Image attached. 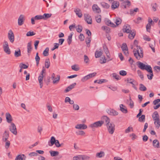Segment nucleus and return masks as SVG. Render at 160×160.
Segmentation results:
<instances>
[{"label": "nucleus", "mask_w": 160, "mask_h": 160, "mask_svg": "<svg viewBox=\"0 0 160 160\" xmlns=\"http://www.w3.org/2000/svg\"><path fill=\"white\" fill-rule=\"evenodd\" d=\"M137 49L134 48L133 50L134 55L138 60H140L143 57L142 49L139 46H137Z\"/></svg>", "instance_id": "nucleus-1"}, {"label": "nucleus", "mask_w": 160, "mask_h": 160, "mask_svg": "<svg viewBox=\"0 0 160 160\" xmlns=\"http://www.w3.org/2000/svg\"><path fill=\"white\" fill-rule=\"evenodd\" d=\"M138 67L142 70H145L149 72L152 73V68L149 65H145L142 62L138 61L137 62Z\"/></svg>", "instance_id": "nucleus-2"}, {"label": "nucleus", "mask_w": 160, "mask_h": 160, "mask_svg": "<svg viewBox=\"0 0 160 160\" xmlns=\"http://www.w3.org/2000/svg\"><path fill=\"white\" fill-rule=\"evenodd\" d=\"M103 123V121H99L90 124L89 127L92 129L93 131H94L95 130V128L101 127Z\"/></svg>", "instance_id": "nucleus-3"}, {"label": "nucleus", "mask_w": 160, "mask_h": 160, "mask_svg": "<svg viewBox=\"0 0 160 160\" xmlns=\"http://www.w3.org/2000/svg\"><path fill=\"white\" fill-rule=\"evenodd\" d=\"M107 130L109 134H112L115 131V125L113 123H109L106 125Z\"/></svg>", "instance_id": "nucleus-4"}, {"label": "nucleus", "mask_w": 160, "mask_h": 160, "mask_svg": "<svg viewBox=\"0 0 160 160\" xmlns=\"http://www.w3.org/2000/svg\"><path fill=\"white\" fill-rule=\"evenodd\" d=\"M9 126L10 131L14 134L16 135L17 133V128L15 124L13 122L11 123Z\"/></svg>", "instance_id": "nucleus-5"}, {"label": "nucleus", "mask_w": 160, "mask_h": 160, "mask_svg": "<svg viewBox=\"0 0 160 160\" xmlns=\"http://www.w3.org/2000/svg\"><path fill=\"white\" fill-rule=\"evenodd\" d=\"M85 20L88 24H91L92 22V18L90 16L89 14L86 13L84 15Z\"/></svg>", "instance_id": "nucleus-6"}, {"label": "nucleus", "mask_w": 160, "mask_h": 160, "mask_svg": "<svg viewBox=\"0 0 160 160\" xmlns=\"http://www.w3.org/2000/svg\"><path fill=\"white\" fill-rule=\"evenodd\" d=\"M8 39L11 43H13L14 40V33L11 30L9 31L8 33Z\"/></svg>", "instance_id": "nucleus-7"}, {"label": "nucleus", "mask_w": 160, "mask_h": 160, "mask_svg": "<svg viewBox=\"0 0 160 160\" xmlns=\"http://www.w3.org/2000/svg\"><path fill=\"white\" fill-rule=\"evenodd\" d=\"M132 30L130 26L128 24H127L123 26V31L124 32L129 33L131 32Z\"/></svg>", "instance_id": "nucleus-8"}, {"label": "nucleus", "mask_w": 160, "mask_h": 160, "mask_svg": "<svg viewBox=\"0 0 160 160\" xmlns=\"http://www.w3.org/2000/svg\"><path fill=\"white\" fill-rule=\"evenodd\" d=\"M24 20V16L22 14L20 15L18 19V25L19 26L22 25L23 24Z\"/></svg>", "instance_id": "nucleus-9"}, {"label": "nucleus", "mask_w": 160, "mask_h": 160, "mask_svg": "<svg viewBox=\"0 0 160 160\" xmlns=\"http://www.w3.org/2000/svg\"><path fill=\"white\" fill-rule=\"evenodd\" d=\"M74 11L79 18H81L82 17V11L80 8H75L74 9Z\"/></svg>", "instance_id": "nucleus-10"}, {"label": "nucleus", "mask_w": 160, "mask_h": 160, "mask_svg": "<svg viewBox=\"0 0 160 160\" xmlns=\"http://www.w3.org/2000/svg\"><path fill=\"white\" fill-rule=\"evenodd\" d=\"M75 128L78 129H85L87 128V126L85 124H78L75 126Z\"/></svg>", "instance_id": "nucleus-11"}, {"label": "nucleus", "mask_w": 160, "mask_h": 160, "mask_svg": "<svg viewBox=\"0 0 160 160\" xmlns=\"http://www.w3.org/2000/svg\"><path fill=\"white\" fill-rule=\"evenodd\" d=\"M6 117L7 122L9 123H12V118L11 115L8 112L6 113Z\"/></svg>", "instance_id": "nucleus-12"}, {"label": "nucleus", "mask_w": 160, "mask_h": 160, "mask_svg": "<svg viewBox=\"0 0 160 160\" xmlns=\"http://www.w3.org/2000/svg\"><path fill=\"white\" fill-rule=\"evenodd\" d=\"M92 9L93 11L97 13H99L101 12L100 8L96 4H94L93 5Z\"/></svg>", "instance_id": "nucleus-13"}, {"label": "nucleus", "mask_w": 160, "mask_h": 160, "mask_svg": "<svg viewBox=\"0 0 160 160\" xmlns=\"http://www.w3.org/2000/svg\"><path fill=\"white\" fill-rule=\"evenodd\" d=\"M43 75H39V76L38 78V80L39 81V85L40 86V88H42L43 86V82L42 80L43 78Z\"/></svg>", "instance_id": "nucleus-14"}, {"label": "nucleus", "mask_w": 160, "mask_h": 160, "mask_svg": "<svg viewBox=\"0 0 160 160\" xmlns=\"http://www.w3.org/2000/svg\"><path fill=\"white\" fill-rule=\"evenodd\" d=\"M9 137V132L8 131H5L3 134L2 140L3 142H6L7 141Z\"/></svg>", "instance_id": "nucleus-15"}, {"label": "nucleus", "mask_w": 160, "mask_h": 160, "mask_svg": "<svg viewBox=\"0 0 160 160\" xmlns=\"http://www.w3.org/2000/svg\"><path fill=\"white\" fill-rule=\"evenodd\" d=\"M107 112L109 114L112 116H116L118 114L117 112L113 109L108 110Z\"/></svg>", "instance_id": "nucleus-16"}, {"label": "nucleus", "mask_w": 160, "mask_h": 160, "mask_svg": "<svg viewBox=\"0 0 160 160\" xmlns=\"http://www.w3.org/2000/svg\"><path fill=\"white\" fill-rule=\"evenodd\" d=\"M129 33V38L131 39H133L136 35V32L135 30H132L131 32Z\"/></svg>", "instance_id": "nucleus-17"}, {"label": "nucleus", "mask_w": 160, "mask_h": 160, "mask_svg": "<svg viewBox=\"0 0 160 160\" xmlns=\"http://www.w3.org/2000/svg\"><path fill=\"white\" fill-rule=\"evenodd\" d=\"M76 85V83H73L70 85L69 86H68V87L66 88L65 90V92H68L70 91L71 89H72V88H73Z\"/></svg>", "instance_id": "nucleus-18"}, {"label": "nucleus", "mask_w": 160, "mask_h": 160, "mask_svg": "<svg viewBox=\"0 0 160 160\" xmlns=\"http://www.w3.org/2000/svg\"><path fill=\"white\" fill-rule=\"evenodd\" d=\"M102 120L104 122V123L105 122L106 125L110 123V119L106 116H104L102 118Z\"/></svg>", "instance_id": "nucleus-19"}, {"label": "nucleus", "mask_w": 160, "mask_h": 160, "mask_svg": "<svg viewBox=\"0 0 160 160\" xmlns=\"http://www.w3.org/2000/svg\"><path fill=\"white\" fill-rule=\"evenodd\" d=\"M119 5L118 2L117 1H114L113 2L111 6V8L113 9H114L115 8H118Z\"/></svg>", "instance_id": "nucleus-20"}, {"label": "nucleus", "mask_w": 160, "mask_h": 160, "mask_svg": "<svg viewBox=\"0 0 160 160\" xmlns=\"http://www.w3.org/2000/svg\"><path fill=\"white\" fill-rule=\"evenodd\" d=\"M26 158L24 154L19 155L16 157L15 160H25Z\"/></svg>", "instance_id": "nucleus-21"}, {"label": "nucleus", "mask_w": 160, "mask_h": 160, "mask_svg": "<svg viewBox=\"0 0 160 160\" xmlns=\"http://www.w3.org/2000/svg\"><path fill=\"white\" fill-rule=\"evenodd\" d=\"M120 108L121 111L123 113H126L128 111L126 107L123 104H121L120 105Z\"/></svg>", "instance_id": "nucleus-22"}, {"label": "nucleus", "mask_w": 160, "mask_h": 160, "mask_svg": "<svg viewBox=\"0 0 160 160\" xmlns=\"http://www.w3.org/2000/svg\"><path fill=\"white\" fill-rule=\"evenodd\" d=\"M56 140H56L55 138L54 137L52 136L51 137L50 141V143H49V142L48 143L49 146H52L55 143Z\"/></svg>", "instance_id": "nucleus-23"}, {"label": "nucleus", "mask_w": 160, "mask_h": 160, "mask_svg": "<svg viewBox=\"0 0 160 160\" xmlns=\"http://www.w3.org/2000/svg\"><path fill=\"white\" fill-rule=\"evenodd\" d=\"M103 50L106 55L107 56L108 58H110V53L107 47L105 45H104L103 46Z\"/></svg>", "instance_id": "nucleus-24"}, {"label": "nucleus", "mask_w": 160, "mask_h": 160, "mask_svg": "<svg viewBox=\"0 0 160 160\" xmlns=\"http://www.w3.org/2000/svg\"><path fill=\"white\" fill-rule=\"evenodd\" d=\"M152 144L153 147L155 148H158L159 147V142L157 139H155L153 141Z\"/></svg>", "instance_id": "nucleus-25"}, {"label": "nucleus", "mask_w": 160, "mask_h": 160, "mask_svg": "<svg viewBox=\"0 0 160 160\" xmlns=\"http://www.w3.org/2000/svg\"><path fill=\"white\" fill-rule=\"evenodd\" d=\"M152 117L154 120L159 118V115L157 111H155L154 112Z\"/></svg>", "instance_id": "nucleus-26"}, {"label": "nucleus", "mask_w": 160, "mask_h": 160, "mask_svg": "<svg viewBox=\"0 0 160 160\" xmlns=\"http://www.w3.org/2000/svg\"><path fill=\"white\" fill-rule=\"evenodd\" d=\"M154 123L156 126V128L157 129H158L160 127V120L158 119L154 120Z\"/></svg>", "instance_id": "nucleus-27"}, {"label": "nucleus", "mask_w": 160, "mask_h": 160, "mask_svg": "<svg viewBox=\"0 0 160 160\" xmlns=\"http://www.w3.org/2000/svg\"><path fill=\"white\" fill-rule=\"evenodd\" d=\"M32 48L31 46V42L28 43L27 45V52L28 53H30L31 52Z\"/></svg>", "instance_id": "nucleus-28"}, {"label": "nucleus", "mask_w": 160, "mask_h": 160, "mask_svg": "<svg viewBox=\"0 0 160 160\" xmlns=\"http://www.w3.org/2000/svg\"><path fill=\"white\" fill-rule=\"evenodd\" d=\"M73 34V32H72L70 33V35L68 36V38L67 39L69 45H70L72 42V37Z\"/></svg>", "instance_id": "nucleus-29"}, {"label": "nucleus", "mask_w": 160, "mask_h": 160, "mask_svg": "<svg viewBox=\"0 0 160 160\" xmlns=\"http://www.w3.org/2000/svg\"><path fill=\"white\" fill-rule=\"evenodd\" d=\"M49 152L50 153L51 156L52 157L58 156L59 153L58 152L55 151H49Z\"/></svg>", "instance_id": "nucleus-30"}, {"label": "nucleus", "mask_w": 160, "mask_h": 160, "mask_svg": "<svg viewBox=\"0 0 160 160\" xmlns=\"http://www.w3.org/2000/svg\"><path fill=\"white\" fill-rule=\"evenodd\" d=\"M14 55L15 57L16 58L18 57L21 56V50L20 49H19L18 51H15Z\"/></svg>", "instance_id": "nucleus-31"}, {"label": "nucleus", "mask_w": 160, "mask_h": 160, "mask_svg": "<svg viewBox=\"0 0 160 160\" xmlns=\"http://www.w3.org/2000/svg\"><path fill=\"white\" fill-rule=\"evenodd\" d=\"M105 155L104 152L101 151L97 153L96 155V157L98 158H101L103 157Z\"/></svg>", "instance_id": "nucleus-32"}, {"label": "nucleus", "mask_w": 160, "mask_h": 160, "mask_svg": "<svg viewBox=\"0 0 160 160\" xmlns=\"http://www.w3.org/2000/svg\"><path fill=\"white\" fill-rule=\"evenodd\" d=\"M102 54V52L96 51L95 53V57L96 58H99L101 57Z\"/></svg>", "instance_id": "nucleus-33"}, {"label": "nucleus", "mask_w": 160, "mask_h": 160, "mask_svg": "<svg viewBox=\"0 0 160 160\" xmlns=\"http://www.w3.org/2000/svg\"><path fill=\"white\" fill-rule=\"evenodd\" d=\"M52 14L51 13H44L42 15L43 17V19L46 20L51 17Z\"/></svg>", "instance_id": "nucleus-34"}, {"label": "nucleus", "mask_w": 160, "mask_h": 160, "mask_svg": "<svg viewBox=\"0 0 160 160\" xmlns=\"http://www.w3.org/2000/svg\"><path fill=\"white\" fill-rule=\"evenodd\" d=\"M101 4L103 8L106 9L110 7V6L108 4L104 2H101Z\"/></svg>", "instance_id": "nucleus-35"}, {"label": "nucleus", "mask_w": 160, "mask_h": 160, "mask_svg": "<svg viewBox=\"0 0 160 160\" xmlns=\"http://www.w3.org/2000/svg\"><path fill=\"white\" fill-rule=\"evenodd\" d=\"M107 82V80L106 79H102L100 80H96L94 81L95 83H97L98 84H101L102 83L106 82Z\"/></svg>", "instance_id": "nucleus-36"}, {"label": "nucleus", "mask_w": 160, "mask_h": 160, "mask_svg": "<svg viewBox=\"0 0 160 160\" xmlns=\"http://www.w3.org/2000/svg\"><path fill=\"white\" fill-rule=\"evenodd\" d=\"M50 65V62L49 59H46L45 62V66L46 68H48Z\"/></svg>", "instance_id": "nucleus-37"}, {"label": "nucleus", "mask_w": 160, "mask_h": 160, "mask_svg": "<svg viewBox=\"0 0 160 160\" xmlns=\"http://www.w3.org/2000/svg\"><path fill=\"white\" fill-rule=\"evenodd\" d=\"M35 59L36 62L37 66H38L39 63V62L40 60V58L38 56V53L37 52L35 57Z\"/></svg>", "instance_id": "nucleus-38"}, {"label": "nucleus", "mask_w": 160, "mask_h": 160, "mask_svg": "<svg viewBox=\"0 0 160 160\" xmlns=\"http://www.w3.org/2000/svg\"><path fill=\"white\" fill-rule=\"evenodd\" d=\"M139 89L140 91H145L146 90V88L143 84H139Z\"/></svg>", "instance_id": "nucleus-39"}, {"label": "nucleus", "mask_w": 160, "mask_h": 160, "mask_svg": "<svg viewBox=\"0 0 160 160\" xmlns=\"http://www.w3.org/2000/svg\"><path fill=\"white\" fill-rule=\"evenodd\" d=\"M49 48H46L45 50L43 51L42 54L44 56H47L49 55Z\"/></svg>", "instance_id": "nucleus-40"}, {"label": "nucleus", "mask_w": 160, "mask_h": 160, "mask_svg": "<svg viewBox=\"0 0 160 160\" xmlns=\"http://www.w3.org/2000/svg\"><path fill=\"white\" fill-rule=\"evenodd\" d=\"M139 10V9L138 8H135L134 10L131 9L130 12V14L131 15H133L135 14L134 12H136Z\"/></svg>", "instance_id": "nucleus-41"}, {"label": "nucleus", "mask_w": 160, "mask_h": 160, "mask_svg": "<svg viewBox=\"0 0 160 160\" xmlns=\"http://www.w3.org/2000/svg\"><path fill=\"white\" fill-rule=\"evenodd\" d=\"M122 20L121 18H117L115 22L117 25L120 24L122 22Z\"/></svg>", "instance_id": "nucleus-42"}, {"label": "nucleus", "mask_w": 160, "mask_h": 160, "mask_svg": "<svg viewBox=\"0 0 160 160\" xmlns=\"http://www.w3.org/2000/svg\"><path fill=\"white\" fill-rule=\"evenodd\" d=\"M72 69L75 71H77L79 70V68L77 65H74L71 67Z\"/></svg>", "instance_id": "nucleus-43"}, {"label": "nucleus", "mask_w": 160, "mask_h": 160, "mask_svg": "<svg viewBox=\"0 0 160 160\" xmlns=\"http://www.w3.org/2000/svg\"><path fill=\"white\" fill-rule=\"evenodd\" d=\"M95 19L97 22L100 23L101 21V16L100 15H97L95 17Z\"/></svg>", "instance_id": "nucleus-44"}, {"label": "nucleus", "mask_w": 160, "mask_h": 160, "mask_svg": "<svg viewBox=\"0 0 160 160\" xmlns=\"http://www.w3.org/2000/svg\"><path fill=\"white\" fill-rule=\"evenodd\" d=\"M76 30L78 32H82V27L81 25H78L77 27H75Z\"/></svg>", "instance_id": "nucleus-45"}, {"label": "nucleus", "mask_w": 160, "mask_h": 160, "mask_svg": "<svg viewBox=\"0 0 160 160\" xmlns=\"http://www.w3.org/2000/svg\"><path fill=\"white\" fill-rule=\"evenodd\" d=\"M76 133L77 135L81 136L84 135L85 134V132L84 131L82 130H80L78 132H76Z\"/></svg>", "instance_id": "nucleus-46"}, {"label": "nucleus", "mask_w": 160, "mask_h": 160, "mask_svg": "<svg viewBox=\"0 0 160 160\" xmlns=\"http://www.w3.org/2000/svg\"><path fill=\"white\" fill-rule=\"evenodd\" d=\"M19 67L21 69H26L28 68V66L25 64L21 63L20 64Z\"/></svg>", "instance_id": "nucleus-47"}, {"label": "nucleus", "mask_w": 160, "mask_h": 160, "mask_svg": "<svg viewBox=\"0 0 160 160\" xmlns=\"http://www.w3.org/2000/svg\"><path fill=\"white\" fill-rule=\"evenodd\" d=\"M4 51L8 54H10L11 53V51L9 48V47L7 48H3Z\"/></svg>", "instance_id": "nucleus-48"}, {"label": "nucleus", "mask_w": 160, "mask_h": 160, "mask_svg": "<svg viewBox=\"0 0 160 160\" xmlns=\"http://www.w3.org/2000/svg\"><path fill=\"white\" fill-rule=\"evenodd\" d=\"M122 49V51L124 50H128V48L127 47V46L126 43H123L122 45V46L121 47Z\"/></svg>", "instance_id": "nucleus-49"}, {"label": "nucleus", "mask_w": 160, "mask_h": 160, "mask_svg": "<svg viewBox=\"0 0 160 160\" xmlns=\"http://www.w3.org/2000/svg\"><path fill=\"white\" fill-rule=\"evenodd\" d=\"M81 160H89L90 157L89 156L86 155H81Z\"/></svg>", "instance_id": "nucleus-50"}, {"label": "nucleus", "mask_w": 160, "mask_h": 160, "mask_svg": "<svg viewBox=\"0 0 160 160\" xmlns=\"http://www.w3.org/2000/svg\"><path fill=\"white\" fill-rule=\"evenodd\" d=\"M43 17L42 16V15H36L34 18V19L36 20L43 19Z\"/></svg>", "instance_id": "nucleus-51"}, {"label": "nucleus", "mask_w": 160, "mask_h": 160, "mask_svg": "<svg viewBox=\"0 0 160 160\" xmlns=\"http://www.w3.org/2000/svg\"><path fill=\"white\" fill-rule=\"evenodd\" d=\"M145 120V115H142V116L139 117L138 120L140 122H143Z\"/></svg>", "instance_id": "nucleus-52"}, {"label": "nucleus", "mask_w": 160, "mask_h": 160, "mask_svg": "<svg viewBox=\"0 0 160 160\" xmlns=\"http://www.w3.org/2000/svg\"><path fill=\"white\" fill-rule=\"evenodd\" d=\"M131 131H133V128L132 127H129L127 129H126L125 131V133H128Z\"/></svg>", "instance_id": "nucleus-53"}, {"label": "nucleus", "mask_w": 160, "mask_h": 160, "mask_svg": "<svg viewBox=\"0 0 160 160\" xmlns=\"http://www.w3.org/2000/svg\"><path fill=\"white\" fill-rule=\"evenodd\" d=\"M137 73L138 76L140 77L143 80V76L142 74V72L139 70H138Z\"/></svg>", "instance_id": "nucleus-54"}, {"label": "nucleus", "mask_w": 160, "mask_h": 160, "mask_svg": "<svg viewBox=\"0 0 160 160\" xmlns=\"http://www.w3.org/2000/svg\"><path fill=\"white\" fill-rule=\"evenodd\" d=\"M90 78V77L88 75H87L86 76H85L83 78H82L81 79V81L82 82H84L86 80L89 79Z\"/></svg>", "instance_id": "nucleus-55"}, {"label": "nucleus", "mask_w": 160, "mask_h": 160, "mask_svg": "<svg viewBox=\"0 0 160 160\" xmlns=\"http://www.w3.org/2000/svg\"><path fill=\"white\" fill-rule=\"evenodd\" d=\"M60 77L59 75L58 76V78H54V80L53 81V83L55 84L56 83L58 82L60 80Z\"/></svg>", "instance_id": "nucleus-56"}, {"label": "nucleus", "mask_w": 160, "mask_h": 160, "mask_svg": "<svg viewBox=\"0 0 160 160\" xmlns=\"http://www.w3.org/2000/svg\"><path fill=\"white\" fill-rule=\"evenodd\" d=\"M73 160H81V155H78L74 156L73 158Z\"/></svg>", "instance_id": "nucleus-57"}, {"label": "nucleus", "mask_w": 160, "mask_h": 160, "mask_svg": "<svg viewBox=\"0 0 160 160\" xmlns=\"http://www.w3.org/2000/svg\"><path fill=\"white\" fill-rule=\"evenodd\" d=\"M91 37H88L86 39V44L88 45V44L91 42Z\"/></svg>", "instance_id": "nucleus-58"}, {"label": "nucleus", "mask_w": 160, "mask_h": 160, "mask_svg": "<svg viewBox=\"0 0 160 160\" xmlns=\"http://www.w3.org/2000/svg\"><path fill=\"white\" fill-rule=\"evenodd\" d=\"M35 34V33H34L33 32L29 31L27 33L26 36H32L34 35Z\"/></svg>", "instance_id": "nucleus-59"}, {"label": "nucleus", "mask_w": 160, "mask_h": 160, "mask_svg": "<svg viewBox=\"0 0 160 160\" xmlns=\"http://www.w3.org/2000/svg\"><path fill=\"white\" fill-rule=\"evenodd\" d=\"M54 144H55L57 148L60 147L61 146V144L59 143V142L58 140H56V142Z\"/></svg>", "instance_id": "nucleus-60"}, {"label": "nucleus", "mask_w": 160, "mask_h": 160, "mask_svg": "<svg viewBox=\"0 0 160 160\" xmlns=\"http://www.w3.org/2000/svg\"><path fill=\"white\" fill-rule=\"evenodd\" d=\"M5 142V148L8 149L10 145V142L8 140H7Z\"/></svg>", "instance_id": "nucleus-61"}, {"label": "nucleus", "mask_w": 160, "mask_h": 160, "mask_svg": "<svg viewBox=\"0 0 160 160\" xmlns=\"http://www.w3.org/2000/svg\"><path fill=\"white\" fill-rule=\"evenodd\" d=\"M119 74L122 76H125L127 74V72L124 70H121L119 72Z\"/></svg>", "instance_id": "nucleus-62"}, {"label": "nucleus", "mask_w": 160, "mask_h": 160, "mask_svg": "<svg viewBox=\"0 0 160 160\" xmlns=\"http://www.w3.org/2000/svg\"><path fill=\"white\" fill-rule=\"evenodd\" d=\"M112 75L113 77L115 78L117 80H118L120 79V76L116 74V73H113L112 74Z\"/></svg>", "instance_id": "nucleus-63"}, {"label": "nucleus", "mask_w": 160, "mask_h": 160, "mask_svg": "<svg viewBox=\"0 0 160 160\" xmlns=\"http://www.w3.org/2000/svg\"><path fill=\"white\" fill-rule=\"evenodd\" d=\"M73 108L75 110H78L79 109V108L78 105L74 104H73Z\"/></svg>", "instance_id": "nucleus-64"}]
</instances>
